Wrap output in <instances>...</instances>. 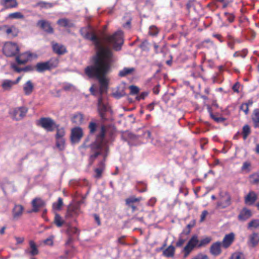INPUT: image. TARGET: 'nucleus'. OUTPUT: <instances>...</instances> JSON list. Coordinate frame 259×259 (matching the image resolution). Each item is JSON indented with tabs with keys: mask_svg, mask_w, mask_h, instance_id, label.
I'll return each instance as SVG.
<instances>
[{
	"mask_svg": "<svg viewBox=\"0 0 259 259\" xmlns=\"http://www.w3.org/2000/svg\"><path fill=\"white\" fill-rule=\"evenodd\" d=\"M80 32L85 39L91 40L97 50L96 55L93 58L94 64L85 69V73L90 78H95L99 80L100 92L102 94L108 85V80L105 75L109 72L113 61L112 51L103 44V40L95 34L90 26L81 28Z\"/></svg>",
	"mask_w": 259,
	"mask_h": 259,
	"instance_id": "nucleus-1",
	"label": "nucleus"
},
{
	"mask_svg": "<svg viewBox=\"0 0 259 259\" xmlns=\"http://www.w3.org/2000/svg\"><path fill=\"white\" fill-rule=\"evenodd\" d=\"M115 132V129L111 126L102 125L101 126L95 141L91 145L93 154L90 157V164L99 155H102L105 159L107 156L109 144L113 141Z\"/></svg>",
	"mask_w": 259,
	"mask_h": 259,
	"instance_id": "nucleus-2",
	"label": "nucleus"
},
{
	"mask_svg": "<svg viewBox=\"0 0 259 259\" xmlns=\"http://www.w3.org/2000/svg\"><path fill=\"white\" fill-rule=\"evenodd\" d=\"M103 40L111 46L115 51H119L124 42L123 32L119 30L111 35H105Z\"/></svg>",
	"mask_w": 259,
	"mask_h": 259,
	"instance_id": "nucleus-3",
	"label": "nucleus"
},
{
	"mask_svg": "<svg viewBox=\"0 0 259 259\" xmlns=\"http://www.w3.org/2000/svg\"><path fill=\"white\" fill-rule=\"evenodd\" d=\"M2 50L3 54L7 57H13L18 54L20 49L16 42L7 41L4 43Z\"/></svg>",
	"mask_w": 259,
	"mask_h": 259,
	"instance_id": "nucleus-4",
	"label": "nucleus"
},
{
	"mask_svg": "<svg viewBox=\"0 0 259 259\" xmlns=\"http://www.w3.org/2000/svg\"><path fill=\"white\" fill-rule=\"evenodd\" d=\"M84 199L85 197H83L81 200L74 201L70 204L67 208L66 216L70 218L77 217L81 212L80 206L84 203Z\"/></svg>",
	"mask_w": 259,
	"mask_h": 259,
	"instance_id": "nucleus-5",
	"label": "nucleus"
},
{
	"mask_svg": "<svg viewBox=\"0 0 259 259\" xmlns=\"http://www.w3.org/2000/svg\"><path fill=\"white\" fill-rule=\"evenodd\" d=\"M198 235L196 234L192 235L186 245L183 248L182 252L184 253V257L188 256L194 248H198Z\"/></svg>",
	"mask_w": 259,
	"mask_h": 259,
	"instance_id": "nucleus-6",
	"label": "nucleus"
},
{
	"mask_svg": "<svg viewBox=\"0 0 259 259\" xmlns=\"http://www.w3.org/2000/svg\"><path fill=\"white\" fill-rule=\"evenodd\" d=\"M58 64V60L51 59L45 62L38 63L36 66V70L38 72H42L56 67Z\"/></svg>",
	"mask_w": 259,
	"mask_h": 259,
	"instance_id": "nucleus-7",
	"label": "nucleus"
},
{
	"mask_svg": "<svg viewBox=\"0 0 259 259\" xmlns=\"http://www.w3.org/2000/svg\"><path fill=\"white\" fill-rule=\"evenodd\" d=\"M39 124L47 132H53L57 127L55 121L50 118H40Z\"/></svg>",
	"mask_w": 259,
	"mask_h": 259,
	"instance_id": "nucleus-8",
	"label": "nucleus"
},
{
	"mask_svg": "<svg viewBox=\"0 0 259 259\" xmlns=\"http://www.w3.org/2000/svg\"><path fill=\"white\" fill-rule=\"evenodd\" d=\"M37 55L35 54L27 52L20 54L16 58V62L18 64H24L28 61L32 60L33 59L36 58Z\"/></svg>",
	"mask_w": 259,
	"mask_h": 259,
	"instance_id": "nucleus-9",
	"label": "nucleus"
},
{
	"mask_svg": "<svg viewBox=\"0 0 259 259\" xmlns=\"http://www.w3.org/2000/svg\"><path fill=\"white\" fill-rule=\"evenodd\" d=\"M27 112V109L24 107L16 108L13 110L11 114L13 119L16 120L22 119Z\"/></svg>",
	"mask_w": 259,
	"mask_h": 259,
	"instance_id": "nucleus-10",
	"label": "nucleus"
},
{
	"mask_svg": "<svg viewBox=\"0 0 259 259\" xmlns=\"http://www.w3.org/2000/svg\"><path fill=\"white\" fill-rule=\"evenodd\" d=\"M32 209L29 212H37L46 206V202L41 198L36 197L31 201Z\"/></svg>",
	"mask_w": 259,
	"mask_h": 259,
	"instance_id": "nucleus-11",
	"label": "nucleus"
},
{
	"mask_svg": "<svg viewBox=\"0 0 259 259\" xmlns=\"http://www.w3.org/2000/svg\"><path fill=\"white\" fill-rule=\"evenodd\" d=\"M83 136V131L81 128L75 127L72 129L71 133V140L73 143H78Z\"/></svg>",
	"mask_w": 259,
	"mask_h": 259,
	"instance_id": "nucleus-12",
	"label": "nucleus"
},
{
	"mask_svg": "<svg viewBox=\"0 0 259 259\" xmlns=\"http://www.w3.org/2000/svg\"><path fill=\"white\" fill-rule=\"evenodd\" d=\"M222 243L220 241L213 243L209 248L210 253L215 256L219 255L222 253Z\"/></svg>",
	"mask_w": 259,
	"mask_h": 259,
	"instance_id": "nucleus-13",
	"label": "nucleus"
},
{
	"mask_svg": "<svg viewBox=\"0 0 259 259\" xmlns=\"http://www.w3.org/2000/svg\"><path fill=\"white\" fill-rule=\"evenodd\" d=\"M252 215L251 210L246 207L243 208L238 215V219L240 221H245L249 219Z\"/></svg>",
	"mask_w": 259,
	"mask_h": 259,
	"instance_id": "nucleus-14",
	"label": "nucleus"
},
{
	"mask_svg": "<svg viewBox=\"0 0 259 259\" xmlns=\"http://www.w3.org/2000/svg\"><path fill=\"white\" fill-rule=\"evenodd\" d=\"M219 200L217 202V206L219 208H224L230 204V198L229 195H219Z\"/></svg>",
	"mask_w": 259,
	"mask_h": 259,
	"instance_id": "nucleus-15",
	"label": "nucleus"
},
{
	"mask_svg": "<svg viewBox=\"0 0 259 259\" xmlns=\"http://www.w3.org/2000/svg\"><path fill=\"white\" fill-rule=\"evenodd\" d=\"M234 240V234L233 233L226 235L222 241V247L224 248H228Z\"/></svg>",
	"mask_w": 259,
	"mask_h": 259,
	"instance_id": "nucleus-16",
	"label": "nucleus"
},
{
	"mask_svg": "<svg viewBox=\"0 0 259 259\" xmlns=\"http://www.w3.org/2000/svg\"><path fill=\"white\" fill-rule=\"evenodd\" d=\"M34 89V84L31 80H27L23 85V90L25 95H30Z\"/></svg>",
	"mask_w": 259,
	"mask_h": 259,
	"instance_id": "nucleus-17",
	"label": "nucleus"
},
{
	"mask_svg": "<svg viewBox=\"0 0 259 259\" xmlns=\"http://www.w3.org/2000/svg\"><path fill=\"white\" fill-rule=\"evenodd\" d=\"M37 26H39L45 31L49 33H52L54 31L53 28L51 26L50 23L46 20H39L37 22Z\"/></svg>",
	"mask_w": 259,
	"mask_h": 259,
	"instance_id": "nucleus-18",
	"label": "nucleus"
},
{
	"mask_svg": "<svg viewBox=\"0 0 259 259\" xmlns=\"http://www.w3.org/2000/svg\"><path fill=\"white\" fill-rule=\"evenodd\" d=\"M1 29L8 35L12 36H17L19 32L18 29L14 26H8L4 25L1 27Z\"/></svg>",
	"mask_w": 259,
	"mask_h": 259,
	"instance_id": "nucleus-19",
	"label": "nucleus"
},
{
	"mask_svg": "<svg viewBox=\"0 0 259 259\" xmlns=\"http://www.w3.org/2000/svg\"><path fill=\"white\" fill-rule=\"evenodd\" d=\"M98 108L101 117L102 119H104V113L107 109V105L104 102L102 97L98 99Z\"/></svg>",
	"mask_w": 259,
	"mask_h": 259,
	"instance_id": "nucleus-20",
	"label": "nucleus"
},
{
	"mask_svg": "<svg viewBox=\"0 0 259 259\" xmlns=\"http://www.w3.org/2000/svg\"><path fill=\"white\" fill-rule=\"evenodd\" d=\"M24 207L21 205H15L12 210L13 217L14 219H18L22 214Z\"/></svg>",
	"mask_w": 259,
	"mask_h": 259,
	"instance_id": "nucleus-21",
	"label": "nucleus"
},
{
	"mask_svg": "<svg viewBox=\"0 0 259 259\" xmlns=\"http://www.w3.org/2000/svg\"><path fill=\"white\" fill-rule=\"evenodd\" d=\"M29 246L30 250H25V252L26 253H29L31 256H34L39 253L38 249L34 241L30 240L29 241Z\"/></svg>",
	"mask_w": 259,
	"mask_h": 259,
	"instance_id": "nucleus-22",
	"label": "nucleus"
},
{
	"mask_svg": "<svg viewBox=\"0 0 259 259\" xmlns=\"http://www.w3.org/2000/svg\"><path fill=\"white\" fill-rule=\"evenodd\" d=\"M141 200V197L136 198L135 197H130L125 199V203L129 207H132L133 211H134L136 209L135 204L139 202Z\"/></svg>",
	"mask_w": 259,
	"mask_h": 259,
	"instance_id": "nucleus-23",
	"label": "nucleus"
},
{
	"mask_svg": "<svg viewBox=\"0 0 259 259\" xmlns=\"http://www.w3.org/2000/svg\"><path fill=\"white\" fill-rule=\"evenodd\" d=\"M3 192L5 194H9L15 192L16 189L13 183L7 182L2 186Z\"/></svg>",
	"mask_w": 259,
	"mask_h": 259,
	"instance_id": "nucleus-24",
	"label": "nucleus"
},
{
	"mask_svg": "<svg viewBox=\"0 0 259 259\" xmlns=\"http://www.w3.org/2000/svg\"><path fill=\"white\" fill-rule=\"evenodd\" d=\"M13 80L10 79H4L2 81L1 86L4 91H10L14 85Z\"/></svg>",
	"mask_w": 259,
	"mask_h": 259,
	"instance_id": "nucleus-25",
	"label": "nucleus"
},
{
	"mask_svg": "<svg viewBox=\"0 0 259 259\" xmlns=\"http://www.w3.org/2000/svg\"><path fill=\"white\" fill-rule=\"evenodd\" d=\"M53 49L54 52L59 55L64 54L66 52L65 47L58 44H54L53 45Z\"/></svg>",
	"mask_w": 259,
	"mask_h": 259,
	"instance_id": "nucleus-26",
	"label": "nucleus"
},
{
	"mask_svg": "<svg viewBox=\"0 0 259 259\" xmlns=\"http://www.w3.org/2000/svg\"><path fill=\"white\" fill-rule=\"evenodd\" d=\"M259 241V235L257 233H253L249 237V244L252 247L255 246Z\"/></svg>",
	"mask_w": 259,
	"mask_h": 259,
	"instance_id": "nucleus-27",
	"label": "nucleus"
},
{
	"mask_svg": "<svg viewBox=\"0 0 259 259\" xmlns=\"http://www.w3.org/2000/svg\"><path fill=\"white\" fill-rule=\"evenodd\" d=\"M255 127H259V108L255 109L251 116Z\"/></svg>",
	"mask_w": 259,
	"mask_h": 259,
	"instance_id": "nucleus-28",
	"label": "nucleus"
},
{
	"mask_svg": "<svg viewBox=\"0 0 259 259\" xmlns=\"http://www.w3.org/2000/svg\"><path fill=\"white\" fill-rule=\"evenodd\" d=\"M135 71V68L134 67H125L119 71V75L120 77H124L128 75H132Z\"/></svg>",
	"mask_w": 259,
	"mask_h": 259,
	"instance_id": "nucleus-29",
	"label": "nucleus"
},
{
	"mask_svg": "<svg viewBox=\"0 0 259 259\" xmlns=\"http://www.w3.org/2000/svg\"><path fill=\"white\" fill-rule=\"evenodd\" d=\"M104 169V162L102 160L99 164V167L95 169V177L96 179H100L102 177V174Z\"/></svg>",
	"mask_w": 259,
	"mask_h": 259,
	"instance_id": "nucleus-30",
	"label": "nucleus"
},
{
	"mask_svg": "<svg viewBox=\"0 0 259 259\" xmlns=\"http://www.w3.org/2000/svg\"><path fill=\"white\" fill-rule=\"evenodd\" d=\"M212 238L209 236L205 237L200 240L198 239V248L205 247L210 243Z\"/></svg>",
	"mask_w": 259,
	"mask_h": 259,
	"instance_id": "nucleus-31",
	"label": "nucleus"
},
{
	"mask_svg": "<svg viewBox=\"0 0 259 259\" xmlns=\"http://www.w3.org/2000/svg\"><path fill=\"white\" fill-rule=\"evenodd\" d=\"M253 102L251 100H249L246 102L242 103L240 107V109L243 111L245 115L248 113L249 107L252 106Z\"/></svg>",
	"mask_w": 259,
	"mask_h": 259,
	"instance_id": "nucleus-32",
	"label": "nucleus"
},
{
	"mask_svg": "<svg viewBox=\"0 0 259 259\" xmlns=\"http://www.w3.org/2000/svg\"><path fill=\"white\" fill-rule=\"evenodd\" d=\"M2 3L7 8H15L18 6L16 0H2Z\"/></svg>",
	"mask_w": 259,
	"mask_h": 259,
	"instance_id": "nucleus-33",
	"label": "nucleus"
},
{
	"mask_svg": "<svg viewBox=\"0 0 259 259\" xmlns=\"http://www.w3.org/2000/svg\"><path fill=\"white\" fill-rule=\"evenodd\" d=\"M175 251V247L172 245H169L163 251V254L166 257H172L174 255Z\"/></svg>",
	"mask_w": 259,
	"mask_h": 259,
	"instance_id": "nucleus-34",
	"label": "nucleus"
},
{
	"mask_svg": "<svg viewBox=\"0 0 259 259\" xmlns=\"http://www.w3.org/2000/svg\"><path fill=\"white\" fill-rule=\"evenodd\" d=\"M83 120V115L80 113H77L76 114H75L72 118V121L73 123H75L77 124H81L82 123Z\"/></svg>",
	"mask_w": 259,
	"mask_h": 259,
	"instance_id": "nucleus-35",
	"label": "nucleus"
},
{
	"mask_svg": "<svg viewBox=\"0 0 259 259\" xmlns=\"http://www.w3.org/2000/svg\"><path fill=\"white\" fill-rule=\"evenodd\" d=\"M57 24L62 27H70L73 26V24L67 19H60L58 20Z\"/></svg>",
	"mask_w": 259,
	"mask_h": 259,
	"instance_id": "nucleus-36",
	"label": "nucleus"
},
{
	"mask_svg": "<svg viewBox=\"0 0 259 259\" xmlns=\"http://www.w3.org/2000/svg\"><path fill=\"white\" fill-rule=\"evenodd\" d=\"M54 223L57 227L59 228L63 226L65 223V221L58 213H56L54 219Z\"/></svg>",
	"mask_w": 259,
	"mask_h": 259,
	"instance_id": "nucleus-37",
	"label": "nucleus"
},
{
	"mask_svg": "<svg viewBox=\"0 0 259 259\" xmlns=\"http://www.w3.org/2000/svg\"><path fill=\"white\" fill-rule=\"evenodd\" d=\"M188 237L183 236L179 235L178 241L176 242V247H182L185 243L187 241Z\"/></svg>",
	"mask_w": 259,
	"mask_h": 259,
	"instance_id": "nucleus-38",
	"label": "nucleus"
},
{
	"mask_svg": "<svg viewBox=\"0 0 259 259\" xmlns=\"http://www.w3.org/2000/svg\"><path fill=\"white\" fill-rule=\"evenodd\" d=\"M249 181L250 183L253 185H257L259 184V174L254 173L251 175L249 177Z\"/></svg>",
	"mask_w": 259,
	"mask_h": 259,
	"instance_id": "nucleus-39",
	"label": "nucleus"
},
{
	"mask_svg": "<svg viewBox=\"0 0 259 259\" xmlns=\"http://www.w3.org/2000/svg\"><path fill=\"white\" fill-rule=\"evenodd\" d=\"M194 227L193 224H189L187 226L183 229L182 232L180 235L183 236H187L190 234L191 231V229Z\"/></svg>",
	"mask_w": 259,
	"mask_h": 259,
	"instance_id": "nucleus-40",
	"label": "nucleus"
},
{
	"mask_svg": "<svg viewBox=\"0 0 259 259\" xmlns=\"http://www.w3.org/2000/svg\"><path fill=\"white\" fill-rule=\"evenodd\" d=\"M66 233L69 236H71L74 234H79V230L76 227L69 226L66 230Z\"/></svg>",
	"mask_w": 259,
	"mask_h": 259,
	"instance_id": "nucleus-41",
	"label": "nucleus"
},
{
	"mask_svg": "<svg viewBox=\"0 0 259 259\" xmlns=\"http://www.w3.org/2000/svg\"><path fill=\"white\" fill-rule=\"evenodd\" d=\"M257 195H246L245 202L248 204H252L257 199Z\"/></svg>",
	"mask_w": 259,
	"mask_h": 259,
	"instance_id": "nucleus-42",
	"label": "nucleus"
},
{
	"mask_svg": "<svg viewBox=\"0 0 259 259\" xmlns=\"http://www.w3.org/2000/svg\"><path fill=\"white\" fill-rule=\"evenodd\" d=\"M258 227H259L258 219H253L248 224L247 228L248 229H251L252 228H257Z\"/></svg>",
	"mask_w": 259,
	"mask_h": 259,
	"instance_id": "nucleus-43",
	"label": "nucleus"
},
{
	"mask_svg": "<svg viewBox=\"0 0 259 259\" xmlns=\"http://www.w3.org/2000/svg\"><path fill=\"white\" fill-rule=\"evenodd\" d=\"M63 205L62 199L59 197L58 201L53 204V208L54 210H59L61 209L62 206Z\"/></svg>",
	"mask_w": 259,
	"mask_h": 259,
	"instance_id": "nucleus-44",
	"label": "nucleus"
},
{
	"mask_svg": "<svg viewBox=\"0 0 259 259\" xmlns=\"http://www.w3.org/2000/svg\"><path fill=\"white\" fill-rule=\"evenodd\" d=\"M8 17L10 19H23L24 17L21 13L17 12L9 14Z\"/></svg>",
	"mask_w": 259,
	"mask_h": 259,
	"instance_id": "nucleus-45",
	"label": "nucleus"
},
{
	"mask_svg": "<svg viewBox=\"0 0 259 259\" xmlns=\"http://www.w3.org/2000/svg\"><path fill=\"white\" fill-rule=\"evenodd\" d=\"M64 145L65 140L64 138L56 139V146L59 150H63L64 148Z\"/></svg>",
	"mask_w": 259,
	"mask_h": 259,
	"instance_id": "nucleus-46",
	"label": "nucleus"
},
{
	"mask_svg": "<svg viewBox=\"0 0 259 259\" xmlns=\"http://www.w3.org/2000/svg\"><path fill=\"white\" fill-rule=\"evenodd\" d=\"M250 133V129L248 125H245L242 128L243 138L245 140Z\"/></svg>",
	"mask_w": 259,
	"mask_h": 259,
	"instance_id": "nucleus-47",
	"label": "nucleus"
},
{
	"mask_svg": "<svg viewBox=\"0 0 259 259\" xmlns=\"http://www.w3.org/2000/svg\"><path fill=\"white\" fill-rule=\"evenodd\" d=\"M137 189L140 193H143L146 191L147 186L144 182H141L138 183L137 185Z\"/></svg>",
	"mask_w": 259,
	"mask_h": 259,
	"instance_id": "nucleus-48",
	"label": "nucleus"
},
{
	"mask_svg": "<svg viewBox=\"0 0 259 259\" xmlns=\"http://www.w3.org/2000/svg\"><path fill=\"white\" fill-rule=\"evenodd\" d=\"M57 128V133L56 135V139H60L63 138L64 136L65 135V130L63 127L58 128Z\"/></svg>",
	"mask_w": 259,
	"mask_h": 259,
	"instance_id": "nucleus-49",
	"label": "nucleus"
},
{
	"mask_svg": "<svg viewBox=\"0 0 259 259\" xmlns=\"http://www.w3.org/2000/svg\"><path fill=\"white\" fill-rule=\"evenodd\" d=\"M159 32V29L154 25L151 26L149 27V33L152 36H156Z\"/></svg>",
	"mask_w": 259,
	"mask_h": 259,
	"instance_id": "nucleus-50",
	"label": "nucleus"
},
{
	"mask_svg": "<svg viewBox=\"0 0 259 259\" xmlns=\"http://www.w3.org/2000/svg\"><path fill=\"white\" fill-rule=\"evenodd\" d=\"M250 166H251L250 162H248V161H245V162H243V165L241 167V170L242 171H244L246 172H249L251 170Z\"/></svg>",
	"mask_w": 259,
	"mask_h": 259,
	"instance_id": "nucleus-51",
	"label": "nucleus"
},
{
	"mask_svg": "<svg viewBox=\"0 0 259 259\" xmlns=\"http://www.w3.org/2000/svg\"><path fill=\"white\" fill-rule=\"evenodd\" d=\"M207 109H208V112H209L211 117L212 118H213L215 121H216L218 122H223L225 120V119L223 117H215L214 115H213V114L212 113V112L211 111V108L209 107V106H208Z\"/></svg>",
	"mask_w": 259,
	"mask_h": 259,
	"instance_id": "nucleus-52",
	"label": "nucleus"
},
{
	"mask_svg": "<svg viewBox=\"0 0 259 259\" xmlns=\"http://www.w3.org/2000/svg\"><path fill=\"white\" fill-rule=\"evenodd\" d=\"M98 125L95 122H91L89 125V128L91 134H94L97 131Z\"/></svg>",
	"mask_w": 259,
	"mask_h": 259,
	"instance_id": "nucleus-53",
	"label": "nucleus"
},
{
	"mask_svg": "<svg viewBox=\"0 0 259 259\" xmlns=\"http://www.w3.org/2000/svg\"><path fill=\"white\" fill-rule=\"evenodd\" d=\"M12 68L17 72H20L21 71H27L28 70V68L27 67H24V68H20L17 66L16 64H12L11 65Z\"/></svg>",
	"mask_w": 259,
	"mask_h": 259,
	"instance_id": "nucleus-54",
	"label": "nucleus"
},
{
	"mask_svg": "<svg viewBox=\"0 0 259 259\" xmlns=\"http://www.w3.org/2000/svg\"><path fill=\"white\" fill-rule=\"evenodd\" d=\"M125 95L126 94L123 90H122L121 91H117L113 94V96L116 99H119L125 96Z\"/></svg>",
	"mask_w": 259,
	"mask_h": 259,
	"instance_id": "nucleus-55",
	"label": "nucleus"
},
{
	"mask_svg": "<svg viewBox=\"0 0 259 259\" xmlns=\"http://www.w3.org/2000/svg\"><path fill=\"white\" fill-rule=\"evenodd\" d=\"M230 259H244L243 254L240 252L233 253Z\"/></svg>",
	"mask_w": 259,
	"mask_h": 259,
	"instance_id": "nucleus-56",
	"label": "nucleus"
},
{
	"mask_svg": "<svg viewBox=\"0 0 259 259\" xmlns=\"http://www.w3.org/2000/svg\"><path fill=\"white\" fill-rule=\"evenodd\" d=\"M38 6L42 8H49L53 7L52 4L44 2H40L38 3Z\"/></svg>",
	"mask_w": 259,
	"mask_h": 259,
	"instance_id": "nucleus-57",
	"label": "nucleus"
},
{
	"mask_svg": "<svg viewBox=\"0 0 259 259\" xmlns=\"http://www.w3.org/2000/svg\"><path fill=\"white\" fill-rule=\"evenodd\" d=\"M130 90V94L131 95L137 94L139 92V89L135 85H131L129 87Z\"/></svg>",
	"mask_w": 259,
	"mask_h": 259,
	"instance_id": "nucleus-58",
	"label": "nucleus"
},
{
	"mask_svg": "<svg viewBox=\"0 0 259 259\" xmlns=\"http://www.w3.org/2000/svg\"><path fill=\"white\" fill-rule=\"evenodd\" d=\"M148 95L147 92H143L136 97V99L138 101L144 99Z\"/></svg>",
	"mask_w": 259,
	"mask_h": 259,
	"instance_id": "nucleus-59",
	"label": "nucleus"
},
{
	"mask_svg": "<svg viewBox=\"0 0 259 259\" xmlns=\"http://www.w3.org/2000/svg\"><path fill=\"white\" fill-rule=\"evenodd\" d=\"M225 15L226 17L227 20L230 23H232L234 21L235 17L234 16L228 13H225Z\"/></svg>",
	"mask_w": 259,
	"mask_h": 259,
	"instance_id": "nucleus-60",
	"label": "nucleus"
},
{
	"mask_svg": "<svg viewBox=\"0 0 259 259\" xmlns=\"http://www.w3.org/2000/svg\"><path fill=\"white\" fill-rule=\"evenodd\" d=\"M229 39H230V41L228 42V47L231 49H234V43L235 42H239V41L238 40H232V37L231 36H229Z\"/></svg>",
	"mask_w": 259,
	"mask_h": 259,
	"instance_id": "nucleus-61",
	"label": "nucleus"
},
{
	"mask_svg": "<svg viewBox=\"0 0 259 259\" xmlns=\"http://www.w3.org/2000/svg\"><path fill=\"white\" fill-rule=\"evenodd\" d=\"M64 254L65 255L68 256V258H71L74 255V252L73 249L70 250H66L64 252Z\"/></svg>",
	"mask_w": 259,
	"mask_h": 259,
	"instance_id": "nucleus-62",
	"label": "nucleus"
},
{
	"mask_svg": "<svg viewBox=\"0 0 259 259\" xmlns=\"http://www.w3.org/2000/svg\"><path fill=\"white\" fill-rule=\"evenodd\" d=\"M45 244L52 246L53 245V237L51 236L49 238L46 239L44 241Z\"/></svg>",
	"mask_w": 259,
	"mask_h": 259,
	"instance_id": "nucleus-63",
	"label": "nucleus"
},
{
	"mask_svg": "<svg viewBox=\"0 0 259 259\" xmlns=\"http://www.w3.org/2000/svg\"><path fill=\"white\" fill-rule=\"evenodd\" d=\"M193 259H209V257L206 254H199Z\"/></svg>",
	"mask_w": 259,
	"mask_h": 259,
	"instance_id": "nucleus-64",
	"label": "nucleus"
}]
</instances>
